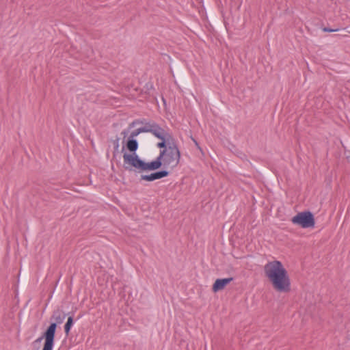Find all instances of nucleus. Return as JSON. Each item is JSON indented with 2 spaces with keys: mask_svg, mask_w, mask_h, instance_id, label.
Wrapping results in <instances>:
<instances>
[{
  "mask_svg": "<svg viewBox=\"0 0 350 350\" xmlns=\"http://www.w3.org/2000/svg\"><path fill=\"white\" fill-rule=\"evenodd\" d=\"M180 158V153L178 148L176 145H172L161 151L157 159L150 162H146L135 154L126 155L125 159L137 169V172L141 173L154 171L162 165L164 168L175 167L178 164Z\"/></svg>",
  "mask_w": 350,
  "mask_h": 350,
  "instance_id": "nucleus-1",
  "label": "nucleus"
},
{
  "mask_svg": "<svg viewBox=\"0 0 350 350\" xmlns=\"http://www.w3.org/2000/svg\"><path fill=\"white\" fill-rule=\"evenodd\" d=\"M265 277L277 292L286 293L291 291V280L287 270L279 260L268 262L264 266Z\"/></svg>",
  "mask_w": 350,
  "mask_h": 350,
  "instance_id": "nucleus-2",
  "label": "nucleus"
},
{
  "mask_svg": "<svg viewBox=\"0 0 350 350\" xmlns=\"http://www.w3.org/2000/svg\"><path fill=\"white\" fill-rule=\"evenodd\" d=\"M293 224L298 225L303 228H313L315 224L314 215L310 211H304L297 213L291 219Z\"/></svg>",
  "mask_w": 350,
  "mask_h": 350,
  "instance_id": "nucleus-3",
  "label": "nucleus"
},
{
  "mask_svg": "<svg viewBox=\"0 0 350 350\" xmlns=\"http://www.w3.org/2000/svg\"><path fill=\"white\" fill-rule=\"evenodd\" d=\"M55 334V324L51 323L43 335L36 340V342L44 340L43 348L42 350H53L54 347V340Z\"/></svg>",
  "mask_w": 350,
  "mask_h": 350,
  "instance_id": "nucleus-4",
  "label": "nucleus"
},
{
  "mask_svg": "<svg viewBox=\"0 0 350 350\" xmlns=\"http://www.w3.org/2000/svg\"><path fill=\"white\" fill-rule=\"evenodd\" d=\"M126 148L127 149L131 152V153L125 152L123 154V162L124 167L126 170H134L137 171V169L131 165L129 163H128V160L125 159L127 156L134 155L135 154L137 157H139L137 153L136 150L138 148V143L136 139H129L126 142Z\"/></svg>",
  "mask_w": 350,
  "mask_h": 350,
  "instance_id": "nucleus-5",
  "label": "nucleus"
},
{
  "mask_svg": "<svg viewBox=\"0 0 350 350\" xmlns=\"http://www.w3.org/2000/svg\"><path fill=\"white\" fill-rule=\"evenodd\" d=\"M146 132L151 133L160 139H166L169 136V134L157 124L150 125L148 128H146Z\"/></svg>",
  "mask_w": 350,
  "mask_h": 350,
  "instance_id": "nucleus-6",
  "label": "nucleus"
},
{
  "mask_svg": "<svg viewBox=\"0 0 350 350\" xmlns=\"http://www.w3.org/2000/svg\"><path fill=\"white\" fill-rule=\"evenodd\" d=\"M169 172L165 170L152 173L149 175H142L141 179L146 181H153L167 176Z\"/></svg>",
  "mask_w": 350,
  "mask_h": 350,
  "instance_id": "nucleus-7",
  "label": "nucleus"
},
{
  "mask_svg": "<svg viewBox=\"0 0 350 350\" xmlns=\"http://www.w3.org/2000/svg\"><path fill=\"white\" fill-rule=\"evenodd\" d=\"M232 280H233L232 278L216 280L215 283L213 285V292H218V291L224 289L226 285H228L231 281H232Z\"/></svg>",
  "mask_w": 350,
  "mask_h": 350,
  "instance_id": "nucleus-8",
  "label": "nucleus"
},
{
  "mask_svg": "<svg viewBox=\"0 0 350 350\" xmlns=\"http://www.w3.org/2000/svg\"><path fill=\"white\" fill-rule=\"evenodd\" d=\"M65 318L66 314L61 310H57L53 312L51 319L54 321L53 323L55 324V329L57 328V325L62 323Z\"/></svg>",
  "mask_w": 350,
  "mask_h": 350,
  "instance_id": "nucleus-9",
  "label": "nucleus"
},
{
  "mask_svg": "<svg viewBox=\"0 0 350 350\" xmlns=\"http://www.w3.org/2000/svg\"><path fill=\"white\" fill-rule=\"evenodd\" d=\"M72 325H73L72 317H69L68 318L67 322L66 323V324L64 325V331L66 334H69Z\"/></svg>",
  "mask_w": 350,
  "mask_h": 350,
  "instance_id": "nucleus-10",
  "label": "nucleus"
},
{
  "mask_svg": "<svg viewBox=\"0 0 350 350\" xmlns=\"http://www.w3.org/2000/svg\"><path fill=\"white\" fill-rule=\"evenodd\" d=\"M146 128H139L133 132L131 133L129 138V139H134L135 137H137L139 133L146 132Z\"/></svg>",
  "mask_w": 350,
  "mask_h": 350,
  "instance_id": "nucleus-11",
  "label": "nucleus"
},
{
  "mask_svg": "<svg viewBox=\"0 0 350 350\" xmlns=\"http://www.w3.org/2000/svg\"><path fill=\"white\" fill-rule=\"evenodd\" d=\"M165 139H161V141L157 144V147L160 148L165 147Z\"/></svg>",
  "mask_w": 350,
  "mask_h": 350,
  "instance_id": "nucleus-12",
  "label": "nucleus"
},
{
  "mask_svg": "<svg viewBox=\"0 0 350 350\" xmlns=\"http://www.w3.org/2000/svg\"><path fill=\"white\" fill-rule=\"evenodd\" d=\"M128 131L126 130H124L122 131L121 135H122L124 137L127 135Z\"/></svg>",
  "mask_w": 350,
  "mask_h": 350,
  "instance_id": "nucleus-13",
  "label": "nucleus"
},
{
  "mask_svg": "<svg viewBox=\"0 0 350 350\" xmlns=\"http://www.w3.org/2000/svg\"><path fill=\"white\" fill-rule=\"evenodd\" d=\"M323 30H324V31H327V32H333V31H336V30H334L332 29H327V28H325Z\"/></svg>",
  "mask_w": 350,
  "mask_h": 350,
  "instance_id": "nucleus-14",
  "label": "nucleus"
}]
</instances>
